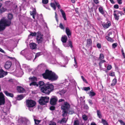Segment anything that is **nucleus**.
Segmentation results:
<instances>
[{
    "instance_id": "obj_12",
    "label": "nucleus",
    "mask_w": 125,
    "mask_h": 125,
    "mask_svg": "<svg viewBox=\"0 0 125 125\" xmlns=\"http://www.w3.org/2000/svg\"><path fill=\"white\" fill-rule=\"evenodd\" d=\"M12 65V63L10 61H7L6 62L5 64L4 67L7 70L8 69L11 67Z\"/></svg>"
},
{
    "instance_id": "obj_22",
    "label": "nucleus",
    "mask_w": 125,
    "mask_h": 125,
    "mask_svg": "<svg viewBox=\"0 0 125 125\" xmlns=\"http://www.w3.org/2000/svg\"><path fill=\"white\" fill-rule=\"evenodd\" d=\"M87 46H89L92 44V42L91 39H89L87 40Z\"/></svg>"
},
{
    "instance_id": "obj_9",
    "label": "nucleus",
    "mask_w": 125,
    "mask_h": 125,
    "mask_svg": "<svg viewBox=\"0 0 125 125\" xmlns=\"http://www.w3.org/2000/svg\"><path fill=\"white\" fill-rule=\"evenodd\" d=\"M5 96L2 92H0V105H4L5 103Z\"/></svg>"
},
{
    "instance_id": "obj_56",
    "label": "nucleus",
    "mask_w": 125,
    "mask_h": 125,
    "mask_svg": "<svg viewBox=\"0 0 125 125\" xmlns=\"http://www.w3.org/2000/svg\"><path fill=\"white\" fill-rule=\"evenodd\" d=\"M96 17L97 19V20L98 21L100 20H101V18L99 16L98 14L96 15Z\"/></svg>"
},
{
    "instance_id": "obj_49",
    "label": "nucleus",
    "mask_w": 125,
    "mask_h": 125,
    "mask_svg": "<svg viewBox=\"0 0 125 125\" xmlns=\"http://www.w3.org/2000/svg\"><path fill=\"white\" fill-rule=\"evenodd\" d=\"M29 79L30 80H31L32 81H35L37 80L36 77H30Z\"/></svg>"
},
{
    "instance_id": "obj_46",
    "label": "nucleus",
    "mask_w": 125,
    "mask_h": 125,
    "mask_svg": "<svg viewBox=\"0 0 125 125\" xmlns=\"http://www.w3.org/2000/svg\"><path fill=\"white\" fill-rule=\"evenodd\" d=\"M88 101L90 105L91 106L93 104V103L92 100L89 99L88 100Z\"/></svg>"
},
{
    "instance_id": "obj_62",
    "label": "nucleus",
    "mask_w": 125,
    "mask_h": 125,
    "mask_svg": "<svg viewBox=\"0 0 125 125\" xmlns=\"http://www.w3.org/2000/svg\"><path fill=\"white\" fill-rule=\"evenodd\" d=\"M93 1L94 3L96 4L99 3V2L98 0H93Z\"/></svg>"
},
{
    "instance_id": "obj_30",
    "label": "nucleus",
    "mask_w": 125,
    "mask_h": 125,
    "mask_svg": "<svg viewBox=\"0 0 125 125\" xmlns=\"http://www.w3.org/2000/svg\"><path fill=\"white\" fill-rule=\"evenodd\" d=\"M101 122L104 125H109L107 121L103 119H102Z\"/></svg>"
},
{
    "instance_id": "obj_34",
    "label": "nucleus",
    "mask_w": 125,
    "mask_h": 125,
    "mask_svg": "<svg viewBox=\"0 0 125 125\" xmlns=\"http://www.w3.org/2000/svg\"><path fill=\"white\" fill-rule=\"evenodd\" d=\"M54 2H55V3L56 4V6L57 7L58 9H60L61 8V7L59 2L55 0H54Z\"/></svg>"
},
{
    "instance_id": "obj_52",
    "label": "nucleus",
    "mask_w": 125,
    "mask_h": 125,
    "mask_svg": "<svg viewBox=\"0 0 125 125\" xmlns=\"http://www.w3.org/2000/svg\"><path fill=\"white\" fill-rule=\"evenodd\" d=\"M84 108L86 110H88L89 109V107L87 104H84L83 106Z\"/></svg>"
},
{
    "instance_id": "obj_3",
    "label": "nucleus",
    "mask_w": 125,
    "mask_h": 125,
    "mask_svg": "<svg viewBox=\"0 0 125 125\" xmlns=\"http://www.w3.org/2000/svg\"><path fill=\"white\" fill-rule=\"evenodd\" d=\"M70 107V105L67 102H64L63 104L61 105V108L62 110V116L63 117L66 116L67 115Z\"/></svg>"
},
{
    "instance_id": "obj_21",
    "label": "nucleus",
    "mask_w": 125,
    "mask_h": 125,
    "mask_svg": "<svg viewBox=\"0 0 125 125\" xmlns=\"http://www.w3.org/2000/svg\"><path fill=\"white\" fill-rule=\"evenodd\" d=\"M60 11L62 13V15L64 19V20H66V18L65 12L62 9L60 10Z\"/></svg>"
},
{
    "instance_id": "obj_41",
    "label": "nucleus",
    "mask_w": 125,
    "mask_h": 125,
    "mask_svg": "<svg viewBox=\"0 0 125 125\" xmlns=\"http://www.w3.org/2000/svg\"><path fill=\"white\" fill-rule=\"evenodd\" d=\"M59 27L62 29L64 30L65 29L64 26L61 23L59 25Z\"/></svg>"
},
{
    "instance_id": "obj_43",
    "label": "nucleus",
    "mask_w": 125,
    "mask_h": 125,
    "mask_svg": "<svg viewBox=\"0 0 125 125\" xmlns=\"http://www.w3.org/2000/svg\"><path fill=\"white\" fill-rule=\"evenodd\" d=\"M74 125H79V122L78 120H75L74 121Z\"/></svg>"
},
{
    "instance_id": "obj_38",
    "label": "nucleus",
    "mask_w": 125,
    "mask_h": 125,
    "mask_svg": "<svg viewBox=\"0 0 125 125\" xmlns=\"http://www.w3.org/2000/svg\"><path fill=\"white\" fill-rule=\"evenodd\" d=\"M35 122V124L36 125H38L40 122L41 120H36L35 119H34Z\"/></svg>"
},
{
    "instance_id": "obj_16",
    "label": "nucleus",
    "mask_w": 125,
    "mask_h": 125,
    "mask_svg": "<svg viewBox=\"0 0 125 125\" xmlns=\"http://www.w3.org/2000/svg\"><path fill=\"white\" fill-rule=\"evenodd\" d=\"M20 124L19 125H26V121L23 118H21L19 119Z\"/></svg>"
},
{
    "instance_id": "obj_2",
    "label": "nucleus",
    "mask_w": 125,
    "mask_h": 125,
    "mask_svg": "<svg viewBox=\"0 0 125 125\" xmlns=\"http://www.w3.org/2000/svg\"><path fill=\"white\" fill-rule=\"evenodd\" d=\"M42 75L44 79H48L52 81L56 80L58 78V76L55 73L48 70H46Z\"/></svg>"
},
{
    "instance_id": "obj_60",
    "label": "nucleus",
    "mask_w": 125,
    "mask_h": 125,
    "mask_svg": "<svg viewBox=\"0 0 125 125\" xmlns=\"http://www.w3.org/2000/svg\"><path fill=\"white\" fill-rule=\"evenodd\" d=\"M55 17L56 18V21L57 22H58V15H57V13L56 12H55Z\"/></svg>"
},
{
    "instance_id": "obj_58",
    "label": "nucleus",
    "mask_w": 125,
    "mask_h": 125,
    "mask_svg": "<svg viewBox=\"0 0 125 125\" xmlns=\"http://www.w3.org/2000/svg\"><path fill=\"white\" fill-rule=\"evenodd\" d=\"M62 92L63 94H64L66 92V90H65V89L63 88L62 90L60 91Z\"/></svg>"
},
{
    "instance_id": "obj_37",
    "label": "nucleus",
    "mask_w": 125,
    "mask_h": 125,
    "mask_svg": "<svg viewBox=\"0 0 125 125\" xmlns=\"http://www.w3.org/2000/svg\"><path fill=\"white\" fill-rule=\"evenodd\" d=\"M24 96L22 95H20L18 96V99L19 100H20L23 98Z\"/></svg>"
},
{
    "instance_id": "obj_17",
    "label": "nucleus",
    "mask_w": 125,
    "mask_h": 125,
    "mask_svg": "<svg viewBox=\"0 0 125 125\" xmlns=\"http://www.w3.org/2000/svg\"><path fill=\"white\" fill-rule=\"evenodd\" d=\"M17 89L19 93H23L25 91L24 89L21 86H17Z\"/></svg>"
},
{
    "instance_id": "obj_24",
    "label": "nucleus",
    "mask_w": 125,
    "mask_h": 125,
    "mask_svg": "<svg viewBox=\"0 0 125 125\" xmlns=\"http://www.w3.org/2000/svg\"><path fill=\"white\" fill-rule=\"evenodd\" d=\"M97 115L98 117L100 119H101L102 117L101 112L99 110H97L96 111Z\"/></svg>"
},
{
    "instance_id": "obj_45",
    "label": "nucleus",
    "mask_w": 125,
    "mask_h": 125,
    "mask_svg": "<svg viewBox=\"0 0 125 125\" xmlns=\"http://www.w3.org/2000/svg\"><path fill=\"white\" fill-rule=\"evenodd\" d=\"M68 45L69 46V47L70 46L71 48H72L73 47L72 42L71 41H69Z\"/></svg>"
},
{
    "instance_id": "obj_64",
    "label": "nucleus",
    "mask_w": 125,
    "mask_h": 125,
    "mask_svg": "<svg viewBox=\"0 0 125 125\" xmlns=\"http://www.w3.org/2000/svg\"><path fill=\"white\" fill-rule=\"evenodd\" d=\"M55 107L53 106H51L50 107V109L51 110H54L55 109Z\"/></svg>"
},
{
    "instance_id": "obj_11",
    "label": "nucleus",
    "mask_w": 125,
    "mask_h": 125,
    "mask_svg": "<svg viewBox=\"0 0 125 125\" xmlns=\"http://www.w3.org/2000/svg\"><path fill=\"white\" fill-rule=\"evenodd\" d=\"M98 10L99 12L103 15L105 17H106V14H105V12L107 13L106 12L103 10V7L102 6H100L98 8Z\"/></svg>"
},
{
    "instance_id": "obj_7",
    "label": "nucleus",
    "mask_w": 125,
    "mask_h": 125,
    "mask_svg": "<svg viewBox=\"0 0 125 125\" xmlns=\"http://www.w3.org/2000/svg\"><path fill=\"white\" fill-rule=\"evenodd\" d=\"M120 14L121 16L124 15V13L122 11H120L116 10H115L113 12V15L114 16V18L115 20L118 21L119 19L120 16L119 14Z\"/></svg>"
},
{
    "instance_id": "obj_35",
    "label": "nucleus",
    "mask_w": 125,
    "mask_h": 125,
    "mask_svg": "<svg viewBox=\"0 0 125 125\" xmlns=\"http://www.w3.org/2000/svg\"><path fill=\"white\" fill-rule=\"evenodd\" d=\"M42 53L41 52H39L37 53L35 56V58L34 59H35L36 58L38 57L40 55H42Z\"/></svg>"
},
{
    "instance_id": "obj_47",
    "label": "nucleus",
    "mask_w": 125,
    "mask_h": 125,
    "mask_svg": "<svg viewBox=\"0 0 125 125\" xmlns=\"http://www.w3.org/2000/svg\"><path fill=\"white\" fill-rule=\"evenodd\" d=\"M74 64H73V65L75 68H76L77 67V63L75 57L74 58Z\"/></svg>"
},
{
    "instance_id": "obj_44",
    "label": "nucleus",
    "mask_w": 125,
    "mask_h": 125,
    "mask_svg": "<svg viewBox=\"0 0 125 125\" xmlns=\"http://www.w3.org/2000/svg\"><path fill=\"white\" fill-rule=\"evenodd\" d=\"M48 2V0H42V2L43 4H47Z\"/></svg>"
},
{
    "instance_id": "obj_26",
    "label": "nucleus",
    "mask_w": 125,
    "mask_h": 125,
    "mask_svg": "<svg viewBox=\"0 0 125 125\" xmlns=\"http://www.w3.org/2000/svg\"><path fill=\"white\" fill-rule=\"evenodd\" d=\"M117 82V79L116 78L113 79L112 81V83L111 84V86H113L115 85L116 84Z\"/></svg>"
},
{
    "instance_id": "obj_19",
    "label": "nucleus",
    "mask_w": 125,
    "mask_h": 125,
    "mask_svg": "<svg viewBox=\"0 0 125 125\" xmlns=\"http://www.w3.org/2000/svg\"><path fill=\"white\" fill-rule=\"evenodd\" d=\"M3 93H5V95L7 96L13 97L14 96L13 94L10 93L7 91H4Z\"/></svg>"
},
{
    "instance_id": "obj_36",
    "label": "nucleus",
    "mask_w": 125,
    "mask_h": 125,
    "mask_svg": "<svg viewBox=\"0 0 125 125\" xmlns=\"http://www.w3.org/2000/svg\"><path fill=\"white\" fill-rule=\"evenodd\" d=\"M104 54L102 53H101L100 55V56L99 58V59L100 60H102L104 58Z\"/></svg>"
},
{
    "instance_id": "obj_28",
    "label": "nucleus",
    "mask_w": 125,
    "mask_h": 125,
    "mask_svg": "<svg viewBox=\"0 0 125 125\" xmlns=\"http://www.w3.org/2000/svg\"><path fill=\"white\" fill-rule=\"evenodd\" d=\"M105 38L108 41H109L111 42H113L114 40L112 39L108 36H106Z\"/></svg>"
},
{
    "instance_id": "obj_61",
    "label": "nucleus",
    "mask_w": 125,
    "mask_h": 125,
    "mask_svg": "<svg viewBox=\"0 0 125 125\" xmlns=\"http://www.w3.org/2000/svg\"><path fill=\"white\" fill-rule=\"evenodd\" d=\"M97 46L98 49H100L101 48V45L100 43H97Z\"/></svg>"
},
{
    "instance_id": "obj_31",
    "label": "nucleus",
    "mask_w": 125,
    "mask_h": 125,
    "mask_svg": "<svg viewBox=\"0 0 125 125\" xmlns=\"http://www.w3.org/2000/svg\"><path fill=\"white\" fill-rule=\"evenodd\" d=\"M65 118H62L61 120L59 121V123L60 124L62 123H66L67 120H65Z\"/></svg>"
},
{
    "instance_id": "obj_8",
    "label": "nucleus",
    "mask_w": 125,
    "mask_h": 125,
    "mask_svg": "<svg viewBox=\"0 0 125 125\" xmlns=\"http://www.w3.org/2000/svg\"><path fill=\"white\" fill-rule=\"evenodd\" d=\"M49 99V97L47 96L42 97L39 100V103L41 105H44L48 102Z\"/></svg>"
},
{
    "instance_id": "obj_40",
    "label": "nucleus",
    "mask_w": 125,
    "mask_h": 125,
    "mask_svg": "<svg viewBox=\"0 0 125 125\" xmlns=\"http://www.w3.org/2000/svg\"><path fill=\"white\" fill-rule=\"evenodd\" d=\"M96 94L94 92H90L89 96L91 97H93Z\"/></svg>"
},
{
    "instance_id": "obj_23",
    "label": "nucleus",
    "mask_w": 125,
    "mask_h": 125,
    "mask_svg": "<svg viewBox=\"0 0 125 125\" xmlns=\"http://www.w3.org/2000/svg\"><path fill=\"white\" fill-rule=\"evenodd\" d=\"M64 61L65 62L64 63V65L62 66L63 67H65V65L66 64H67L68 63V60L67 57H64Z\"/></svg>"
},
{
    "instance_id": "obj_42",
    "label": "nucleus",
    "mask_w": 125,
    "mask_h": 125,
    "mask_svg": "<svg viewBox=\"0 0 125 125\" xmlns=\"http://www.w3.org/2000/svg\"><path fill=\"white\" fill-rule=\"evenodd\" d=\"M82 117L83 119L85 121H86L88 119L87 116L85 115H83Z\"/></svg>"
},
{
    "instance_id": "obj_14",
    "label": "nucleus",
    "mask_w": 125,
    "mask_h": 125,
    "mask_svg": "<svg viewBox=\"0 0 125 125\" xmlns=\"http://www.w3.org/2000/svg\"><path fill=\"white\" fill-rule=\"evenodd\" d=\"M7 73L4 72L2 69H0V78H2L7 75Z\"/></svg>"
},
{
    "instance_id": "obj_20",
    "label": "nucleus",
    "mask_w": 125,
    "mask_h": 125,
    "mask_svg": "<svg viewBox=\"0 0 125 125\" xmlns=\"http://www.w3.org/2000/svg\"><path fill=\"white\" fill-rule=\"evenodd\" d=\"M67 39V36L66 35H64L62 36L61 39V40L63 43H65Z\"/></svg>"
},
{
    "instance_id": "obj_10",
    "label": "nucleus",
    "mask_w": 125,
    "mask_h": 125,
    "mask_svg": "<svg viewBox=\"0 0 125 125\" xmlns=\"http://www.w3.org/2000/svg\"><path fill=\"white\" fill-rule=\"evenodd\" d=\"M57 101V99L56 97H52L50 99V103L52 105H55Z\"/></svg>"
},
{
    "instance_id": "obj_18",
    "label": "nucleus",
    "mask_w": 125,
    "mask_h": 125,
    "mask_svg": "<svg viewBox=\"0 0 125 125\" xmlns=\"http://www.w3.org/2000/svg\"><path fill=\"white\" fill-rule=\"evenodd\" d=\"M102 25L104 28L106 29L108 28L111 25V23L110 21L106 23H103Z\"/></svg>"
},
{
    "instance_id": "obj_13",
    "label": "nucleus",
    "mask_w": 125,
    "mask_h": 125,
    "mask_svg": "<svg viewBox=\"0 0 125 125\" xmlns=\"http://www.w3.org/2000/svg\"><path fill=\"white\" fill-rule=\"evenodd\" d=\"M37 42L39 44L42 43L44 40L42 37L41 35L37 36Z\"/></svg>"
},
{
    "instance_id": "obj_25",
    "label": "nucleus",
    "mask_w": 125,
    "mask_h": 125,
    "mask_svg": "<svg viewBox=\"0 0 125 125\" xmlns=\"http://www.w3.org/2000/svg\"><path fill=\"white\" fill-rule=\"evenodd\" d=\"M30 46L31 49H34L36 47V45L34 43H32L30 44Z\"/></svg>"
},
{
    "instance_id": "obj_50",
    "label": "nucleus",
    "mask_w": 125,
    "mask_h": 125,
    "mask_svg": "<svg viewBox=\"0 0 125 125\" xmlns=\"http://www.w3.org/2000/svg\"><path fill=\"white\" fill-rule=\"evenodd\" d=\"M117 45V43H113L112 45V48L113 49H115Z\"/></svg>"
},
{
    "instance_id": "obj_57",
    "label": "nucleus",
    "mask_w": 125,
    "mask_h": 125,
    "mask_svg": "<svg viewBox=\"0 0 125 125\" xmlns=\"http://www.w3.org/2000/svg\"><path fill=\"white\" fill-rule=\"evenodd\" d=\"M49 124L50 125H56V123L54 122L51 121L49 122Z\"/></svg>"
},
{
    "instance_id": "obj_63",
    "label": "nucleus",
    "mask_w": 125,
    "mask_h": 125,
    "mask_svg": "<svg viewBox=\"0 0 125 125\" xmlns=\"http://www.w3.org/2000/svg\"><path fill=\"white\" fill-rule=\"evenodd\" d=\"M109 75L110 76H115V73L113 72H111L109 74Z\"/></svg>"
},
{
    "instance_id": "obj_48",
    "label": "nucleus",
    "mask_w": 125,
    "mask_h": 125,
    "mask_svg": "<svg viewBox=\"0 0 125 125\" xmlns=\"http://www.w3.org/2000/svg\"><path fill=\"white\" fill-rule=\"evenodd\" d=\"M11 106L10 103H9L8 104L7 106V110H9L10 109V108Z\"/></svg>"
},
{
    "instance_id": "obj_15",
    "label": "nucleus",
    "mask_w": 125,
    "mask_h": 125,
    "mask_svg": "<svg viewBox=\"0 0 125 125\" xmlns=\"http://www.w3.org/2000/svg\"><path fill=\"white\" fill-rule=\"evenodd\" d=\"M65 32L69 38L71 37L72 33L69 28L67 27L66 28Z\"/></svg>"
},
{
    "instance_id": "obj_55",
    "label": "nucleus",
    "mask_w": 125,
    "mask_h": 125,
    "mask_svg": "<svg viewBox=\"0 0 125 125\" xmlns=\"http://www.w3.org/2000/svg\"><path fill=\"white\" fill-rule=\"evenodd\" d=\"M56 61V59L55 58H52L51 59V62L52 63H55Z\"/></svg>"
},
{
    "instance_id": "obj_4",
    "label": "nucleus",
    "mask_w": 125,
    "mask_h": 125,
    "mask_svg": "<svg viewBox=\"0 0 125 125\" xmlns=\"http://www.w3.org/2000/svg\"><path fill=\"white\" fill-rule=\"evenodd\" d=\"M11 23L10 21L5 19H2L0 21V32L5 29V27L9 26Z\"/></svg>"
},
{
    "instance_id": "obj_54",
    "label": "nucleus",
    "mask_w": 125,
    "mask_h": 125,
    "mask_svg": "<svg viewBox=\"0 0 125 125\" xmlns=\"http://www.w3.org/2000/svg\"><path fill=\"white\" fill-rule=\"evenodd\" d=\"M36 35V33L35 32H31L29 35L30 36H35Z\"/></svg>"
},
{
    "instance_id": "obj_32",
    "label": "nucleus",
    "mask_w": 125,
    "mask_h": 125,
    "mask_svg": "<svg viewBox=\"0 0 125 125\" xmlns=\"http://www.w3.org/2000/svg\"><path fill=\"white\" fill-rule=\"evenodd\" d=\"M106 62L105 60H101L99 63L100 68H102V64Z\"/></svg>"
},
{
    "instance_id": "obj_39",
    "label": "nucleus",
    "mask_w": 125,
    "mask_h": 125,
    "mask_svg": "<svg viewBox=\"0 0 125 125\" xmlns=\"http://www.w3.org/2000/svg\"><path fill=\"white\" fill-rule=\"evenodd\" d=\"M74 111L73 110L70 109L69 111L68 114H70L72 115L74 113Z\"/></svg>"
},
{
    "instance_id": "obj_59",
    "label": "nucleus",
    "mask_w": 125,
    "mask_h": 125,
    "mask_svg": "<svg viewBox=\"0 0 125 125\" xmlns=\"http://www.w3.org/2000/svg\"><path fill=\"white\" fill-rule=\"evenodd\" d=\"M112 68V66L111 65H108L107 67V69L108 70H110Z\"/></svg>"
},
{
    "instance_id": "obj_29",
    "label": "nucleus",
    "mask_w": 125,
    "mask_h": 125,
    "mask_svg": "<svg viewBox=\"0 0 125 125\" xmlns=\"http://www.w3.org/2000/svg\"><path fill=\"white\" fill-rule=\"evenodd\" d=\"M30 86H38V84L37 83L35 82H32L30 84Z\"/></svg>"
},
{
    "instance_id": "obj_33",
    "label": "nucleus",
    "mask_w": 125,
    "mask_h": 125,
    "mask_svg": "<svg viewBox=\"0 0 125 125\" xmlns=\"http://www.w3.org/2000/svg\"><path fill=\"white\" fill-rule=\"evenodd\" d=\"M13 16L11 14L9 13L8 14V18L9 20H10H10L13 17ZM8 20V19H7Z\"/></svg>"
},
{
    "instance_id": "obj_6",
    "label": "nucleus",
    "mask_w": 125,
    "mask_h": 125,
    "mask_svg": "<svg viewBox=\"0 0 125 125\" xmlns=\"http://www.w3.org/2000/svg\"><path fill=\"white\" fill-rule=\"evenodd\" d=\"M62 84L69 88H71L75 84V81L74 80H70L69 82L67 79H65Z\"/></svg>"
},
{
    "instance_id": "obj_27",
    "label": "nucleus",
    "mask_w": 125,
    "mask_h": 125,
    "mask_svg": "<svg viewBox=\"0 0 125 125\" xmlns=\"http://www.w3.org/2000/svg\"><path fill=\"white\" fill-rule=\"evenodd\" d=\"M51 7L54 10H55L56 9V4L54 2V3H50Z\"/></svg>"
},
{
    "instance_id": "obj_53",
    "label": "nucleus",
    "mask_w": 125,
    "mask_h": 125,
    "mask_svg": "<svg viewBox=\"0 0 125 125\" xmlns=\"http://www.w3.org/2000/svg\"><path fill=\"white\" fill-rule=\"evenodd\" d=\"M118 121L120 123L121 125H125V123L122 120H120Z\"/></svg>"
},
{
    "instance_id": "obj_5",
    "label": "nucleus",
    "mask_w": 125,
    "mask_h": 125,
    "mask_svg": "<svg viewBox=\"0 0 125 125\" xmlns=\"http://www.w3.org/2000/svg\"><path fill=\"white\" fill-rule=\"evenodd\" d=\"M27 106L29 107V109L30 111H33V108L36 104V102L32 100H28L26 101Z\"/></svg>"
},
{
    "instance_id": "obj_51",
    "label": "nucleus",
    "mask_w": 125,
    "mask_h": 125,
    "mask_svg": "<svg viewBox=\"0 0 125 125\" xmlns=\"http://www.w3.org/2000/svg\"><path fill=\"white\" fill-rule=\"evenodd\" d=\"M83 88L84 90L86 91L89 90L90 89V88L89 87H84Z\"/></svg>"
},
{
    "instance_id": "obj_1",
    "label": "nucleus",
    "mask_w": 125,
    "mask_h": 125,
    "mask_svg": "<svg viewBox=\"0 0 125 125\" xmlns=\"http://www.w3.org/2000/svg\"><path fill=\"white\" fill-rule=\"evenodd\" d=\"M41 88V91L43 93L49 94L54 89V86L52 84L46 83L44 84L42 81H39L38 84Z\"/></svg>"
}]
</instances>
